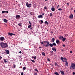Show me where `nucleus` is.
<instances>
[{
    "label": "nucleus",
    "mask_w": 75,
    "mask_h": 75,
    "mask_svg": "<svg viewBox=\"0 0 75 75\" xmlns=\"http://www.w3.org/2000/svg\"><path fill=\"white\" fill-rule=\"evenodd\" d=\"M0 45L2 48H6V47H8L7 44L6 43H4L3 42H2L0 43Z\"/></svg>",
    "instance_id": "f257e3e1"
},
{
    "label": "nucleus",
    "mask_w": 75,
    "mask_h": 75,
    "mask_svg": "<svg viewBox=\"0 0 75 75\" xmlns=\"http://www.w3.org/2000/svg\"><path fill=\"white\" fill-rule=\"evenodd\" d=\"M70 69L71 70L73 69L74 71H75V64L73 63L71 64L70 65Z\"/></svg>",
    "instance_id": "f03ea898"
},
{
    "label": "nucleus",
    "mask_w": 75,
    "mask_h": 75,
    "mask_svg": "<svg viewBox=\"0 0 75 75\" xmlns=\"http://www.w3.org/2000/svg\"><path fill=\"white\" fill-rule=\"evenodd\" d=\"M61 59L63 62H65L67 61V59L66 58H65V57L63 58V57H61Z\"/></svg>",
    "instance_id": "7ed1b4c3"
},
{
    "label": "nucleus",
    "mask_w": 75,
    "mask_h": 75,
    "mask_svg": "<svg viewBox=\"0 0 75 75\" xmlns=\"http://www.w3.org/2000/svg\"><path fill=\"white\" fill-rule=\"evenodd\" d=\"M26 4L27 7H31V4L30 3L29 4H28V2H26Z\"/></svg>",
    "instance_id": "20e7f679"
},
{
    "label": "nucleus",
    "mask_w": 75,
    "mask_h": 75,
    "mask_svg": "<svg viewBox=\"0 0 75 75\" xmlns=\"http://www.w3.org/2000/svg\"><path fill=\"white\" fill-rule=\"evenodd\" d=\"M15 17L16 18L17 20H18V19H19L20 18V15H17Z\"/></svg>",
    "instance_id": "39448f33"
},
{
    "label": "nucleus",
    "mask_w": 75,
    "mask_h": 75,
    "mask_svg": "<svg viewBox=\"0 0 75 75\" xmlns=\"http://www.w3.org/2000/svg\"><path fill=\"white\" fill-rule=\"evenodd\" d=\"M8 35H10V36H12V35H15V34L14 33H8Z\"/></svg>",
    "instance_id": "423d86ee"
},
{
    "label": "nucleus",
    "mask_w": 75,
    "mask_h": 75,
    "mask_svg": "<svg viewBox=\"0 0 75 75\" xmlns=\"http://www.w3.org/2000/svg\"><path fill=\"white\" fill-rule=\"evenodd\" d=\"M59 71L60 72L62 75H64L65 74V73L64 71L60 70Z\"/></svg>",
    "instance_id": "0eeeda50"
},
{
    "label": "nucleus",
    "mask_w": 75,
    "mask_h": 75,
    "mask_svg": "<svg viewBox=\"0 0 75 75\" xmlns=\"http://www.w3.org/2000/svg\"><path fill=\"white\" fill-rule=\"evenodd\" d=\"M0 40L1 41H2L5 40L4 39V38L3 37H1L0 38Z\"/></svg>",
    "instance_id": "6e6552de"
},
{
    "label": "nucleus",
    "mask_w": 75,
    "mask_h": 75,
    "mask_svg": "<svg viewBox=\"0 0 75 75\" xmlns=\"http://www.w3.org/2000/svg\"><path fill=\"white\" fill-rule=\"evenodd\" d=\"M52 50L53 51H54L55 52H57V50L56 49V48L55 47H53L52 48Z\"/></svg>",
    "instance_id": "1a4fd4ad"
},
{
    "label": "nucleus",
    "mask_w": 75,
    "mask_h": 75,
    "mask_svg": "<svg viewBox=\"0 0 75 75\" xmlns=\"http://www.w3.org/2000/svg\"><path fill=\"white\" fill-rule=\"evenodd\" d=\"M38 18H43V17L42 16V15H40L38 16Z\"/></svg>",
    "instance_id": "9d476101"
},
{
    "label": "nucleus",
    "mask_w": 75,
    "mask_h": 75,
    "mask_svg": "<svg viewBox=\"0 0 75 75\" xmlns=\"http://www.w3.org/2000/svg\"><path fill=\"white\" fill-rule=\"evenodd\" d=\"M43 47H47V48H48V42H47L46 43V45H43Z\"/></svg>",
    "instance_id": "9b49d317"
},
{
    "label": "nucleus",
    "mask_w": 75,
    "mask_h": 75,
    "mask_svg": "<svg viewBox=\"0 0 75 75\" xmlns=\"http://www.w3.org/2000/svg\"><path fill=\"white\" fill-rule=\"evenodd\" d=\"M57 45V44L55 42H53L52 43V47L53 46H56Z\"/></svg>",
    "instance_id": "f8f14e48"
},
{
    "label": "nucleus",
    "mask_w": 75,
    "mask_h": 75,
    "mask_svg": "<svg viewBox=\"0 0 75 75\" xmlns=\"http://www.w3.org/2000/svg\"><path fill=\"white\" fill-rule=\"evenodd\" d=\"M47 43L48 44V46L49 47V46H50L51 47H52V44L51 43L50 44V42H47Z\"/></svg>",
    "instance_id": "ddd939ff"
},
{
    "label": "nucleus",
    "mask_w": 75,
    "mask_h": 75,
    "mask_svg": "<svg viewBox=\"0 0 75 75\" xmlns=\"http://www.w3.org/2000/svg\"><path fill=\"white\" fill-rule=\"evenodd\" d=\"M4 63H5L6 64H7V62H7V60L6 59H4Z\"/></svg>",
    "instance_id": "4468645a"
},
{
    "label": "nucleus",
    "mask_w": 75,
    "mask_h": 75,
    "mask_svg": "<svg viewBox=\"0 0 75 75\" xmlns=\"http://www.w3.org/2000/svg\"><path fill=\"white\" fill-rule=\"evenodd\" d=\"M69 17L70 18H73L74 16H73V15L71 14L69 16Z\"/></svg>",
    "instance_id": "2eb2a0df"
},
{
    "label": "nucleus",
    "mask_w": 75,
    "mask_h": 75,
    "mask_svg": "<svg viewBox=\"0 0 75 75\" xmlns=\"http://www.w3.org/2000/svg\"><path fill=\"white\" fill-rule=\"evenodd\" d=\"M51 10L52 11H54L55 10V8H54V7H52L51 8Z\"/></svg>",
    "instance_id": "dca6fc26"
},
{
    "label": "nucleus",
    "mask_w": 75,
    "mask_h": 75,
    "mask_svg": "<svg viewBox=\"0 0 75 75\" xmlns=\"http://www.w3.org/2000/svg\"><path fill=\"white\" fill-rule=\"evenodd\" d=\"M59 38V40H62V39L63 38V36H62L61 35L60 36Z\"/></svg>",
    "instance_id": "f3484780"
},
{
    "label": "nucleus",
    "mask_w": 75,
    "mask_h": 75,
    "mask_svg": "<svg viewBox=\"0 0 75 75\" xmlns=\"http://www.w3.org/2000/svg\"><path fill=\"white\" fill-rule=\"evenodd\" d=\"M54 41H55V38H53L52 39L51 41L52 42H54Z\"/></svg>",
    "instance_id": "a211bd4d"
},
{
    "label": "nucleus",
    "mask_w": 75,
    "mask_h": 75,
    "mask_svg": "<svg viewBox=\"0 0 75 75\" xmlns=\"http://www.w3.org/2000/svg\"><path fill=\"white\" fill-rule=\"evenodd\" d=\"M65 40H66V38H63L62 39V41H63V42H64L65 41Z\"/></svg>",
    "instance_id": "6ab92c4d"
},
{
    "label": "nucleus",
    "mask_w": 75,
    "mask_h": 75,
    "mask_svg": "<svg viewBox=\"0 0 75 75\" xmlns=\"http://www.w3.org/2000/svg\"><path fill=\"white\" fill-rule=\"evenodd\" d=\"M65 62H66V63H65L66 66H68V61H67Z\"/></svg>",
    "instance_id": "aec40b11"
},
{
    "label": "nucleus",
    "mask_w": 75,
    "mask_h": 75,
    "mask_svg": "<svg viewBox=\"0 0 75 75\" xmlns=\"http://www.w3.org/2000/svg\"><path fill=\"white\" fill-rule=\"evenodd\" d=\"M4 21L5 23H7V21H8L6 19H4Z\"/></svg>",
    "instance_id": "412c9836"
},
{
    "label": "nucleus",
    "mask_w": 75,
    "mask_h": 75,
    "mask_svg": "<svg viewBox=\"0 0 75 75\" xmlns=\"http://www.w3.org/2000/svg\"><path fill=\"white\" fill-rule=\"evenodd\" d=\"M42 55H43V56H44V57H45V53H44V52H42Z\"/></svg>",
    "instance_id": "4be33fe9"
},
{
    "label": "nucleus",
    "mask_w": 75,
    "mask_h": 75,
    "mask_svg": "<svg viewBox=\"0 0 75 75\" xmlns=\"http://www.w3.org/2000/svg\"><path fill=\"white\" fill-rule=\"evenodd\" d=\"M56 42L57 44H58V43L59 42V40H57L56 41Z\"/></svg>",
    "instance_id": "5701e85b"
},
{
    "label": "nucleus",
    "mask_w": 75,
    "mask_h": 75,
    "mask_svg": "<svg viewBox=\"0 0 75 75\" xmlns=\"http://www.w3.org/2000/svg\"><path fill=\"white\" fill-rule=\"evenodd\" d=\"M54 74H55V75H59V74H58V73L56 71L54 73Z\"/></svg>",
    "instance_id": "b1692460"
},
{
    "label": "nucleus",
    "mask_w": 75,
    "mask_h": 75,
    "mask_svg": "<svg viewBox=\"0 0 75 75\" xmlns=\"http://www.w3.org/2000/svg\"><path fill=\"white\" fill-rule=\"evenodd\" d=\"M6 52L7 54H9V53H10V51H9L8 50H7Z\"/></svg>",
    "instance_id": "393cba45"
},
{
    "label": "nucleus",
    "mask_w": 75,
    "mask_h": 75,
    "mask_svg": "<svg viewBox=\"0 0 75 75\" xmlns=\"http://www.w3.org/2000/svg\"><path fill=\"white\" fill-rule=\"evenodd\" d=\"M34 70H35V71H36V72H38V70H37V68H35Z\"/></svg>",
    "instance_id": "a878e982"
},
{
    "label": "nucleus",
    "mask_w": 75,
    "mask_h": 75,
    "mask_svg": "<svg viewBox=\"0 0 75 75\" xmlns=\"http://www.w3.org/2000/svg\"><path fill=\"white\" fill-rule=\"evenodd\" d=\"M32 58H34V59H36V58H37V57H36V56L33 57H32Z\"/></svg>",
    "instance_id": "bb28decb"
},
{
    "label": "nucleus",
    "mask_w": 75,
    "mask_h": 75,
    "mask_svg": "<svg viewBox=\"0 0 75 75\" xmlns=\"http://www.w3.org/2000/svg\"><path fill=\"white\" fill-rule=\"evenodd\" d=\"M45 24H47V25H48V22H47V21H45Z\"/></svg>",
    "instance_id": "cd10ccee"
},
{
    "label": "nucleus",
    "mask_w": 75,
    "mask_h": 75,
    "mask_svg": "<svg viewBox=\"0 0 75 75\" xmlns=\"http://www.w3.org/2000/svg\"><path fill=\"white\" fill-rule=\"evenodd\" d=\"M58 10H59V11H62V9L61 8H59L58 9Z\"/></svg>",
    "instance_id": "c85d7f7f"
},
{
    "label": "nucleus",
    "mask_w": 75,
    "mask_h": 75,
    "mask_svg": "<svg viewBox=\"0 0 75 75\" xmlns=\"http://www.w3.org/2000/svg\"><path fill=\"white\" fill-rule=\"evenodd\" d=\"M34 75H37V72H34L33 74Z\"/></svg>",
    "instance_id": "c756f323"
},
{
    "label": "nucleus",
    "mask_w": 75,
    "mask_h": 75,
    "mask_svg": "<svg viewBox=\"0 0 75 75\" xmlns=\"http://www.w3.org/2000/svg\"><path fill=\"white\" fill-rule=\"evenodd\" d=\"M30 61H32V62H33L34 63V62H35V61H34V60H33L30 59Z\"/></svg>",
    "instance_id": "7c9ffc66"
},
{
    "label": "nucleus",
    "mask_w": 75,
    "mask_h": 75,
    "mask_svg": "<svg viewBox=\"0 0 75 75\" xmlns=\"http://www.w3.org/2000/svg\"><path fill=\"white\" fill-rule=\"evenodd\" d=\"M50 16L51 17H52V16H53V14L52 13H50Z\"/></svg>",
    "instance_id": "2f4dec72"
},
{
    "label": "nucleus",
    "mask_w": 75,
    "mask_h": 75,
    "mask_svg": "<svg viewBox=\"0 0 75 75\" xmlns=\"http://www.w3.org/2000/svg\"><path fill=\"white\" fill-rule=\"evenodd\" d=\"M31 27V25H30L29 26H28V28H30V27Z\"/></svg>",
    "instance_id": "473e14b6"
},
{
    "label": "nucleus",
    "mask_w": 75,
    "mask_h": 75,
    "mask_svg": "<svg viewBox=\"0 0 75 75\" xmlns=\"http://www.w3.org/2000/svg\"><path fill=\"white\" fill-rule=\"evenodd\" d=\"M2 13H6V11H2Z\"/></svg>",
    "instance_id": "72a5a7b5"
},
{
    "label": "nucleus",
    "mask_w": 75,
    "mask_h": 75,
    "mask_svg": "<svg viewBox=\"0 0 75 75\" xmlns=\"http://www.w3.org/2000/svg\"><path fill=\"white\" fill-rule=\"evenodd\" d=\"M30 14L31 15H33V14H34V13L33 12H31L30 13Z\"/></svg>",
    "instance_id": "f704fd0d"
},
{
    "label": "nucleus",
    "mask_w": 75,
    "mask_h": 75,
    "mask_svg": "<svg viewBox=\"0 0 75 75\" xmlns=\"http://www.w3.org/2000/svg\"><path fill=\"white\" fill-rule=\"evenodd\" d=\"M18 25L20 27H21V23H19L18 24Z\"/></svg>",
    "instance_id": "c9c22d12"
},
{
    "label": "nucleus",
    "mask_w": 75,
    "mask_h": 75,
    "mask_svg": "<svg viewBox=\"0 0 75 75\" xmlns=\"http://www.w3.org/2000/svg\"><path fill=\"white\" fill-rule=\"evenodd\" d=\"M25 69H26V67H24L23 68V70H25Z\"/></svg>",
    "instance_id": "e433bc0d"
},
{
    "label": "nucleus",
    "mask_w": 75,
    "mask_h": 75,
    "mask_svg": "<svg viewBox=\"0 0 75 75\" xmlns=\"http://www.w3.org/2000/svg\"><path fill=\"white\" fill-rule=\"evenodd\" d=\"M16 65H15V64H13V67L14 68H16Z\"/></svg>",
    "instance_id": "4c0bfd02"
},
{
    "label": "nucleus",
    "mask_w": 75,
    "mask_h": 75,
    "mask_svg": "<svg viewBox=\"0 0 75 75\" xmlns=\"http://www.w3.org/2000/svg\"><path fill=\"white\" fill-rule=\"evenodd\" d=\"M44 9H45V10H46V9H47V7H46V6H45L44 7Z\"/></svg>",
    "instance_id": "58836bf2"
},
{
    "label": "nucleus",
    "mask_w": 75,
    "mask_h": 75,
    "mask_svg": "<svg viewBox=\"0 0 75 75\" xmlns=\"http://www.w3.org/2000/svg\"><path fill=\"white\" fill-rule=\"evenodd\" d=\"M24 73L23 72H22L21 73V75H23Z\"/></svg>",
    "instance_id": "ea45409f"
},
{
    "label": "nucleus",
    "mask_w": 75,
    "mask_h": 75,
    "mask_svg": "<svg viewBox=\"0 0 75 75\" xmlns=\"http://www.w3.org/2000/svg\"><path fill=\"white\" fill-rule=\"evenodd\" d=\"M47 42H48V41H43V42L44 43L46 42V43H47Z\"/></svg>",
    "instance_id": "a19ab883"
},
{
    "label": "nucleus",
    "mask_w": 75,
    "mask_h": 75,
    "mask_svg": "<svg viewBox=\"0 0 75 75\" xmlns=\"http://www.w3.org/2000/svg\"><path fill=\"white\" fill-rule=\"evenodd\" d=\"M29 24H30V25H31V22H30V21H29Z\"/></svg>",
    "instance_id": "79ce46f5"
},
{
    "label": "nucleus",
    "mask_w": 75,
    "mask_h": 75,
    "mask_svg": "<svg viewBox=\"0 0 75 75\" xmlns=\"http://www.w3.org/2000/svg\"><path fill=\"white\" fill-rule=\"evenodd\" d=\"M47 61H49V62H50L51 61H50V60L49 59H47Z\"/></svg>",
    "instance_id": "37998d69"
},
{
    "label": "nucleus",
    "mask_w": 75,
    "mask_h": 75,
    "mask_svg": "<svg viewBox=\"0 0 75 75\" xmlns=\"http://www.w3.org/2000/svg\"><path fill=\"white\" fill-rule=\"evenodd\" d=\"M72 74H73L74 75H75V72H73Z\"/></svg>",
    "instance_id": "c03bdc74"
},
{
    "label": "nucleus",
    "mask_w": 75,
    "mask_h": 75,
    "mask_svg": "<svg viewBox=\"0 0 75 75\" xmlns=\"http://www.w3.org/2000/svg\"><path fill=\"white\" fill-rule=\"evenodd\" d=\"M41 44H44V42H41Z\"/></svg>",
    "instance_id": "a18cd8bd"
},
{
    "label": "nucleus",
    "mask_w": 75,
    "mask_h": 75,
    "mask_svg": "<svg viewBox=\"0 0 75 75\" xmlns=\"http://www.w3.org/2000/svg\"><path fill=\"white\" fill-rule=\"evenodd\" d=\"M41 22L42 24V23H43V21H42V20H41Z\"/></svg>",
    "instance_id": "49530a36"
},
{
    "label": "nucleus",
    "mask_w": 75,
    "mask_h": 75,
    "mask_svg": "<svg viewBox=\"0 0 75 75\" xmlns=\"http://www.w3.org/2000/svg\"><path fill=\"white\" fill-rule=\"evenodd\" d=\"M67 5H68V6H69V4L68 3H67Z\"/></svg>",
    "instance_id": "de8ad7c7"
},
{
    "label": "nucleus",
    "mask_w": 75,
    "mask_h": 75,
    "mask_svg": "<svg viewBox=\"0 0 75 75\" xmlns=\"http://www.w3.org/2000/svg\"><path fill=\"white\" fill-rule=\"evenodd\" d=\"M22 52H21V51H20L19 52V53H20V54H21V53H22Z\"/></svg>",
    "instance_id": "09e8293b"
},
{
    "label": "nucleus",
    "mask_w": 75,
    "mask_h": 75,
    "mask_svg": "<svg viewBox=\"0 0 75 75\" xmlns=\"http://www.w3.org/2000/svg\"><path fill=\"white\" fill-rule=\"evenodd\" d=\"M57 63H55V64H54V65L55 66H57Z\"/></svg>",
    "instance_id": "8fccbe9b"
},
{
    "label": "nucleus",
    "mask_w": 75,
    "mask_h": 75,
    "mask_svg": "<svg viewBox=\"0 0 75 75\" xmlns=\"http://www.w3.org/2000/svg\"><path fill=\"white\" fill-rule=\"evenodd\" d=\"M2 59V57H1V56H0V59Z\"/></svg>",
    "instance_id": "3c124183"
},
{
    "label": "nucleus",
    "mask_w": 75,
    "mask_h": 75,
    "mask_svg": "<svg viewBox=\"0 0 75 75\" xmlns=\"http://www.w3.org/2000/svg\"><path fill=\"white\" fill-rule=\"evenodd\" d=\"M58 7H59V5L57 6V9H58Z\"/></svg>",
    "instance_id": "603ef678"
},
{
    "label": "nucleus",
    "mask_w": 75,
    "mask_h": 75,
    "mask_svg": "<svg viewBox=\"0 0 75 75\" xmlns=\"http://www.w3.org/2000/svg\"><path fill=\"white\" fill-rule=\"evenodd\" d=\"M70 53H72V51H70Z\"/></svg>",
    "instance_id": "864d4df0"
},
{
    "label": "nucleus",
    "mask_w": 75,
    "mask_h": 75,
    "mask_svg": "<svg viewBox=\"0 0 75 75\" xmlns=\"http://www.w3.org/2000/svg\"><path fill=\"white\" fill-rule=\"evenodd\" d=\"M63 47H65V45H63Z\"/></svg>",
    "instance_id": "5fc2aeb1"
},
{
    "label": "nucleus",
    "mask_w": 75,
    "mask_h": 75,
    "mask_svg": "<svg viewBox=\"0 0 75 75\" xmlns=\"http://www.w3.org/2000/svg\"><path fill=\"white\" fill-rule=\"evenodd\" d=\"M6 13H8V11H6Z\"/></svg>",
    "instance_id": "6e6d98bb"
},
{
    "label": "nucleus",
    "mask_w": 75,
    "mask_h": 75,
    "mask_svg": "<svg viewBox=\"0 0 75 75\" xmlns=\"http://www.w3.org/2000/svg\"><path fill=\"white\" fill-rule=\"evenodd\" d=\"M42 16H44V13H42Z\"/></svg>",
    "instance_id": "4d7b16f0"
},
{
    "label": "nucleus",
    "mask_w": 75,
    "mask_h": 75,
    "mask_svg": "<svg viewBox=\"0 0 75 75\" xmlns=\"http://www.w3.org/2000/svg\"><path fill=\"white\" fill-rule=\"evenodd\" d=\"M19 57H20V58H21L22 57V56H20Z\"/></svg>",
    "instance_id": "13d9d810"
},
{
    "label": "nucleus",
    "mask_w": 75,
    "mask_h": 75,
    "mask_svg": "<svg viewBox=\"0 0 75 75\" xmlns=\"http://www.w3.org/2000/svg\"><path fill=\"white\" fill-rule=\"evenodd\" d=\"M5 26H6V27H7V25L6 24L5 25Z\"/></svg>",
    "instance_id": "bf43d9fd"
},
{
    "label": "nucleus",
    "mask_w": 75,
    "mask_h": 75,
    "mask_svg": "<svg viewBox=\"0 0 75 75\" xmlns=\"http://www.w3.org/2000/svg\"><path fill=\"white\" fill-rule=\"evenodd\" d=\"M51 52V53H52L53 52V51H52V52Z\"/></svg>",
    "instance_id": "052dcab7"
},
{
    "label": "nucleus",
    "mask_w": 75,
    "mask_h": 75,
    "mask_svg": "<svg viewBox=\"0 0 75 75\" xmlns=\"http://www.w3.org/2000/svg\"><path fill=\"white\" fill-rule=\"evenodd\" d=\"M66 36H68V35L67 34H66Z\"/></svg>",
    "instance_id": "680f3d73"
},
{
    "label": "nucleus",
    "mask_w": 75,
    "mask_h": 75,
    "mask_svg": "<svg viewBox=\"0 0 75 75\" xmlns=\"http://www.w3.org/2000/svg\"><path fill=\"white\" fill-rule=\"evenodd\" d=\"M30 30H32V28H30Z\"/></svg>",
    "instance_id": "e2e57ef3"
},
{
    "label": "nucleus",
    "mask_w": 75,
    "mask_h": 75,
    "mask_svg": "<svg viewBox=\"0 0 75 75\" xmlns=\"http://www.w3.org/2000/svg\"><path fill=\"white\" fill-rule=\"evenodd\" d=\"M42 48L41 47H39V48Z\"/></svg>",
    "instance_id": "0e129e2a"
},
{
    "label": "nucleus",
    "mask_w": 75,
    "mask_h": 75,
    "mask_svg": "<svg viewBox=\"0 0 75 75\" xmlns=\"http://www.w3.org/2000/svg\"><path fill=\"white\" fill-rule=\"evenodd\" d=\"M74 13H75V10H74Z\"/></svg>",
    "instance_id": "69168bd1"
},
{
    "label": "nucleus",
    "mask_w": 75,
    "mask_h": 75,
    "mask_svg": "<svg viewBox=\"0 0 75 75\" xmlns=\"http://www.w3.org/2000/svg\"><path fill=\"white\" fill-rule=\"evenodd\" d=\"M45 0V1H48V0Z\"/></svg>",
    "instance_id": "338daca9"
},
{
    "label": "nucleus",
    "mask_w": 75,
    "mask_h": 75,
    "mask_svg": "<svg viewBox=\"0 0 75 75\" xmlns=\"http://www.w3.org/2000/svg\"><path fill=\"white\" fill-rule=\"evenodd\" d=\"M20 65H21V63H20Z\"/></svg>",
    "instance_id": "774afa93"
}]
</instances>
